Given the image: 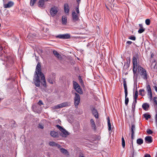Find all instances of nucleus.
Wrapping results in <instances>:
<instances>
[{"label":"nucleus","instance_id":"36","mask_svg":"<svg viewBox=\"0 0 157 157\" xmlns=\"http://www.w3.org/2000/svg\"><path fill=\"white\" fill-rule=\"evenodd\" d=\"M138 96V92L137 90H136L134 95V99H137Z\"/></svg>","mask_w":157,"mask_h":157},{"label":"nucleus","instance_id":"25","mask_svg":"<svg viewBox=\"0 0 157 157\" xmlns=\"http://www.w3.org/2000/svg\"><path fill=\"white\" fill-rule=\"evenodd\" d=\"M147 89V94L152 93L151 88L150 85H147L146 87Z\"/></svg>","mask_w":157,"mask_h":157},{"label":"nucleus","instance_id":"1","mask_svg":"<svg viewBox=\"0 0 157 157\" xmlns=\"http://www.w3.org/2000/svg\"><path fill=\"white\" fill-rule=\"evenodd\" d=\"M40 77L42 85L45 87L46 86L45 78L44 75L41 72L40 64V63H38L36 67V71L33 79L34 84L37 87H39L40 86Z\"/></svg>","mask_w":157,"mask_h":157},{"label":"nucleus","instance_id":"12","mask_svg":"<svg viewBox=\"0 0 157 157\" xmlns=\"http://www.w3.org/2000/svg\"><path fill=\"white\" fill-rule=\"evenodd\" d=\"M91 111L95 117L96 118H98V115L97 110L94 108L93 107L91 109Z\"/></svg>","mask_w":157,"mask_h":157},{"label":"nucleus","instance_id":"21","mask_svg":"<svg viewBox=\"0 0 157 157\" xmlns=\"http://www.w3.org/2000/svg\"><path fill=\"white\" fill-rule=\"evenodd\" d=\"M149 107V105L147 103H144L142 105V108L145 110H147Z\"/></svg>","mask_w":157,"mask_h":157},{"label":"nucleus","instance_id":"7","mask_svg":"<svg viewBox=\"0 0 157 157\" xmlns=\"http://www.w3.org/2000/svg\"><path fill=\"white\" fill-rule=\"evenodd\" d=\"M58 8L56 6L52 7L50 10V13L52 17L54 16L58 11Z\"/></svg>","mask_w":157,"mask_h":157},{"label":"nucleus","instance_id":"32","mask_svg":"<svg viewBox=\"0 0 157 157\" xmlns=\"http://www.w3.org/2000/svg\"><path fill=\"white\" fill-rule=\"evenodd\" d=\"M48 81L50 83L53 84V80L52 78L51 77H49L47 79Z\"/></svg>","mask_w":157,"mask_h":157},{"label":"nucleus","instance_id":"9","mask_svg":"<svg viewBox=\"0 0 157 157\" xmlns=\"http://www.w3.org/2000/svg\"><path fill=\"white\" fill-rule=\"evenodd\" d=\"M5 3L6 2L5 0V2H3V6L5 8H10L13 6L14 4V3L11 1H9L7 3Z\"/></svg>","mask_w":157,"mask_h":157},{"label":"nucleus","instance_id":"20","mask_svg":"<svg viewBox=\"0 0 157 157\" xmlns=\"http://www.w3.org/2000/svg\"><path fill=\"white\" fill-rule=\"evenodd\" d=\"M36 35L35 34H29L27 36V38L29 39L30 40H33V37H35Z\"/></svg>","mask_w":157,"mask_h":157},{"label":"nucleus","instance_id":"35","mask_svg":"<svg viewBox=\"0 0 157 157\" xmlns=\"http://www.w3.org/2000/svg\"><path fill=\"white\" fill-rule=\"evenodd\" d=\"M137 66H133V73L135 74L136 73L137 70Z\"/></svg>","mask_w":157,"mask_h":157},{"label":"nucleus","instance_id":"43","mask_svg":"<svg viewBox=\"0 0 157 157\" xmlns=\"http://www.w3.org/2000/svg\"><path fill=\"white\" fill-rule=\"evenodd\" d=\"M153 101L155 105H157V97H154L153 98Z\"/></svg>","mask_w":157,"mask_h":157},{"label":"nucleus","instance_id":"40","mask_svg":"<svg viewBox=\"0 0 157 157\" xmlns=\"http://www.w3.org/2000/svg\"><path fill=\"white\" fill-rule=\"evenodd\" d=\"M144 30L145 29L143 28H141L139 30L138 32L139 33H143L144 31Z\"/></svg>","mask_w":157,"mask_h":157},{"label":"nucleus","instance_id":"44","mask_svg":"<svg viewBox=\"0 0 157 157\" xmlns=\"http://www.w3.org/2000/svg\"><path fill=\"white\" fill-rule=\"evenodd\" d=\"M38 104L40 105H43V103L42 102V101L40 100L38 103Z\"/></svg>","mask_w":157,"mask_h":157},{"label":"nucleus","instance_id":"27","mask_svg":"<svg viewBox=\"0 0 157 157\" xmlns=\"http://www.w3.org/2000/svg\"><path fill=\"white\" fill-rule=\"evenodd\" d=\"M137 99H134V101L133 103H132V108L133 110H134L135 109V106H136V104L137 103Z\"/></svg>","mask_w":157,"mask_h":157},{"label":"nucleus","instance_id":"4","mask_svg":"<svg viewBox=\"0 0 157 157\" xmlns=\"http://www.w3.org/2000/svg\"><path fill=\"white\" fill-rule=\"evenodd\" d=\"M56 127L62 132L61 136L63 137H66L69 135L68 132L61 126L57 125Z\"/></svg>","mask_w":157,"mask_h":157},{"label":"nucleus","instance_id":"11","mask_svg":"<svg viewBox=\"0 0 157 157\" xmlns=\"http://www.w3.org/2000/svg\"><path fill=\"white\" fill-rule=\"evenodd\" d=\"M75 11L72 12V17L73 20L75 22L77 21L79 19L78 16Z\"/></svg>","mask_w":157,"mask_h":157},{"label":"nucleus","instance_id":"5","mask_svg":"<svg viewBox=\"0 0 157 157\" xmlns=\"http://www.w3.org/2000/svg\"><path fill=\"white\" fill-rule=\"evenodd\" d=\"M74 99L75 106V107H77L79 104L80 101V97L79 95L77 93H75Z\"/></svg>","mask_w":157,"mask_h":157},{"label":"nucleus","instance_id":"52","mask_svg":"<svg viewBox=\"0 0 157 157\" xmlns=\"http://www.w3.org/2000/svg\"><path fill=\"white\" fill-rule=\"evenodd\" d=\"M77 2L78 3V4H79V2L80 1V0H76Z\"/></svg>","mask_w":157,"mask_h":157},{"label":"nucleus","instance_id":"29","mask_svg":"<svg viewBox=\"0 0 157 157\" xmlns=\"http://www.w3.org/2000/svg\"><path fill=\"white\" fill-rule=\"evenodd\" d=\"M56 142L53 141L50 142L49 143V145L51 146H55L56 147Z\"/></svg>","mask_w":157,"mask_h":157},{"label":"nucleus","instance_id":"55","mask_svg":"<svg viewBox=\"0 0 157 157\" xmlns=\"http://www.w3.org/2000/svg\"><path fill=\"white\" fill-rule=\"evenodd\" d=\"M45 1H47L48 0H44Z\"/></svg>","mask_w":157,"mask_h":157},{"label":"nucleus","instance_id":"23","mask_svg":"<svg viewBox=\"0 0 157 157\" xmlns=\"http://www.w3.org/2000/svg\"><path fill=\"white\" fill-rule=\"evenodd\" d=\"M75 90L79 94H82V91L80 86H78V87L76 88Z\"/></svg>","mask_w":157,"mask_h":157},{"label":"nucleus","instance_id":"22","mask_svg":"<svg viewBox=\"0 0 157 157\" xmlns=\"http://www.w3.org/2000/svg\"><path fill=\"white\" fill-rule=\"evenodd\" d=\"M62 23L63 25H66L67 23V17L64 16H63L62 17Z\"/></svg>","mask_w":157,"mask_h":157},{"label":"nucleus","instance_id":"49","mask_svg":"<svg viewBox=\"0 0 157 157\" xmlns=\"http://www.w3.org/2000/svg\"><path fill=\"white\" fill-rule=\"evenodd\" d=\"M132 43V42L131 41H128L127 42V44H131Z\"/></svg>","mask_w":157,"mask_h":157},{"label":"nucleus","instance_id":"34","mask_svg":"<svg viewBox=\"0 0 157 157\" xmlns=\"http://www.w3.org/2000/svg\"><path fill=\"white\" fill-rule=\"evenodd\" d=\"M37 0H31L30 4L32 6H33Z\"/></svg>","mask_w":157,"mask_h":157},{"label":"nucleus","instance_id":"57","mask_svg":"<svg viewBox=\"0 0 157 157\" xmlns=\"http://www.w3.org/2000/svg\"><path fill=\"white\" fill-rule=\"evenodd\" d=\"M1 100V99L0 98V101Z\"/></svg>","mask_w":157,"mask_h":157},{"label":"nucleus","instance_id":"16","mask_svg":"<svg viewBox=\"0 0 157 157\" xmlns=\"http://www.w3.org/2000/svg\"><path fill=\"white\" fill-rule=\"evenodd\" d=\"M44 2L45 1L44 0H40L38 2V6L41 8H44Z\"/></svg>","mask_w":157,"mask_h":157},{"label":"nucleus","instance_id":"2","mask_svg":"<svg viewBox=\"0 0 157 157\" xmlns=\"http://www.w3.org/2000/svg\"><path fill=\"white\" fill-rule=\"evenodd\" d=\"M123 85L124 87V90L125 93V104L126 105H127L128 101L129 99L127 97L128 95V90L127 88V86L126 84V82L125 79L123 81Z\"/></svg>","mask_w":157,"mask_h":157},{"label":"nucleus","instance_id":"10","mask_svg":"<svg viewBox=\"0 0 157 157\" xmlns=\"http://www.w3.org/2000/svg\"><path fill=\"white\" fill-rule=\"evenodd\" d=\"M135 126L134 125H132V126L131 131V138L132 139V148L133 149V141L132 140L134 138V134L135 133Z\"/></svg>","mask_w":157,"mask_h":157},{"label":"nucleus","instance_id":"47","mask_svg":"<svg viewBox=\"0 0 157 157\" xmlns=\"http://www.w3.org/2000/svg\"><path fill=\"white\" fill-rule=\"evenodd\" d=\"M148 95L149 96L150 99L151 100L152 98V93L148 94Z\"/></svg>","mask_w":157,"mask_h":157},{"label":"nucleus","instance_id":"6","mask_svg":"<svg viewBox=\"0 0 157 157\" xmlns=\"http://www.w3.org/2000/svg\"><path fill=\"white\" fill-rule=\"evenodd\" d=\"M70 105V103L65 102L55 106L54 107V108L55 109H58L62 108L63 107L69 106Z\"/></svg>","mask_w":157,"mask_h":157},{"label":"nucleus","instance_id":"28","mask_svg":"<svg viewBox=\"0 0 157 157\" xmlns=\"http://www.w3.org/2000/svg\"><path fill=\"white\" fill-rule=\"evenodd\" d=\"M108 130L110 131L111 130V123L110 119L109 117L108 118Z\"/></svg>","mask_w":157,"mask_h":157},{"label":"nucleus","instance_id":"48","mask_svg":"<svg viewBox=\"0 0 157 157\" xmlns=\"http://www.w3.org/2000/svg\"><path fill=\"white\" fill-rule=\"evenodd\" d=\"M79 81L80 82V83H83L82 80V78H81V77H80L79 78Z\"/></svg>","mask_w":157,"mask_h":157},{"label":"nucleus","instance_id":"45","mask_svg":"<svg viewBox=\"0 0 157 157\" xmlns=\"http://www.w3.org/2000/svg\"><path fill=\"white\" fill-rule=\"evenodd\" d=\"M38 127L39 128H40L41 129H43L44 128V126L42 124H40L39 125Z\"/></svg>","mask_w":157,"mask_h":157},{"label":"nucleus","instance_id":"26","mask_svg":"<svg viewBox=\"0 0 157 157\" xmlns=\"http://www.w3.org/2000/svg\"><path fill=\"white\" fill-rule=\"evenodd\" d=\"M136 143L139 145H141L143 143V140L141 138L138 139L137 140Z\"/></svg>","mask_w":157,"mask_h":157},{"label":"nucleus","instance_id":"41","mask_svg":"<svg viewBox=\"0 0 157 157\" xmlns=\"http://www.w3.org/2000/svg\"><path fill=\"white\" fill-rule=\"evenodd\" d=\"M129 39L132 40H136V38L135 36H132L129 37Z\"/></svg>","mask_w":157,"mask_h":157},{"label":"nucleus","instance_id":"15","mask_svg":"<svg viewBox=\"0 0 157 157\" xmlns=\"http://www.w3.org/2000/svg\"><path fill=\"white\" fill-rule=\"evenodd\" d=\"M145 140L147 143H151L152 141V138L151 136H147L145 138Z\"/></svg>","mask_w":157,"mask_h":157},{"label":"nucleus","instance_id":"13","mask_svg":"<svg viewBox=\"0 0 157 157\" xmlns=\"http://www.w3.org/2000/svg\"><path fill=\"white\" fill-rule=\"evenodd\" d=\"M70 9L68 4L66 3L64 5V11L65 13H68L69 12Z\"/></svg>","mask_w":157,"mask_h":157},{"label":"nucleus","instance_id":"38","mask_svg":"<svg viewBox=\"0 0 157 157\" xmlns=\"http://www.w3.org/2000/svg\"><path fill=\"white\" fill-rule=\"evenodd\" d=\"M144 89H140L139 90V92L140 93V94L141 96H144V94H143V92H144Z\"/></svg>","mask_w":157,"mask_h":157},{"label":"nucleus","instance_id":"33","mask_svg":"<svg viewBox=\"0 0 157 157\" xmlns=\"http://www.w3.org/2000/svg\"><path fill=\"white\" fill-rule=\"evenodd\" d=\"M121 140L122 146L123 148H124L125 146V142L123 137H122Z\"/></svg>","mask_w":157,"mask_h":157},{"label":"nucleus","instance_id":"3","mask_svg":"<svg viewBox=\"0 0 157 157\" xmlns=\"http://www.w3.org/2000/svg\"><path fill=\"white\" fill-rule=\"evenodd\" d=\"M138 72L140 73L141 75L144 79L146 80L147 78V75L146 71L140 67H138Z\"/></svg>","mask_w":157,"mask_h":157},{"label":"nucleus","instance_id":"18","mask_svg":"<svg viewBox=\"0 0 157 157\" xmlns=\"http://www.w3.org/2000/svg\"><path fill=\"white\" fill-rule=\"evenodd\" d=\"M60 151L63 153L66 156H69V154L68 151L66 149L62 148H60Z\"/></svg>","mask_w":157,"mask_h":157},{"label":"nucleus","instance_id":"50","mask_svg":"<svg viewBox=\"0 0 157 157\" xmlns=\"http://www.w3.org/2000/svg\"><path fill=\"white\" fill-rule=\"evenodd\" d=\"M144 157H151V156L150 155L147 154L146 155H145Z\"/></svg>","mask_w":157,"mask_h":157},{"label":"nucleus","instance_id":"51","mask_svg":"<svg viewBox=\"0 0 157 157\" xmlns=\"http://www.w3.org/2000/svg\"><path fill=\"white\" fill-rule=\"evenodd\" d=\"M154 87L155 90L157 92V87L156 86H155Z\"/></svg>","mask_w":157,"mask_h":157},{"label":"nucleus","instance_id":"46","mask_svg":"<svg viewBox=\"0 0 157 157\" xmlns=\"http://www.w3.org/2000/svg\"><path fill=\"white\" fill-rule=\"evenodd\" d=\"M56 147H57L58 148H60H60H61V146L59 144H56Z\"/></svg>","mask_w":157,"mask_h":157},{"label":"nucleus","instance_id":"39","mask_svg":"<svg viewBox=\"0 0 157 157\" xmlns=\"http://www.w3.org/2000/svg\"><path fill=\"white\" fill-rule=\"evenodd\" d=\"M77 14H79V4H78V6L75 8Z\"/></svg>","mask_w":157,"mask_h":157},{"label":"nucleus","instance_id":"30","mask_svg":"<svg viewBox=\"0 0 157 157\" xmlns=\"http://www.w3.org/2000/svg\"><path fill=\"white\" fill-rule=\"evenodd\" d=\"M144 116L146 120H147L148 119L150 118L151 117L150 115L147 113H145L144 114Z\"/></svg>","mask_w":157,"mask_h":157},{"label":"nucleus","instance_id":"54","mask_svg":"<svg viewBox=\"0 0 157 157\" xmlns=\"http://www.w3.org/2000/svg\"><path fill=\"white\" fill-rule=\"evenodd\" d=\"M79 157H84L83 156H81V155H79Z\"/></svg>","mask_w":157,"mask_h":157},{"label":"nucleus","instance_id":"19","mask_svg":"<svg viewBox=\"0 0 157 157\" xmlns=\"http://www.w3.org/2000/svg\"><path fill=\"white\" fill-rule=\"evenodd\" d=\"M132 62L133 66H137V58L135 56H133L132 58Z\"/></svg>","mask_w":157,"mask_h":157},{"label":"nucleus","instance_id":"37","mask_svg":"<svg viewBox=\"0 0 157 157\" xmlns=\"http://www.w3.org/2000/svg\"><path fill=\"white\" fill-rule=\"evenodd\" d=\"M150 20L149 19H147L145 20V23L147 25H149L150 24Z\"/></svg>","mask_w":157,"mask_h":157},{"label":"nucleus","instance_id":"14","mask_svg":"<svg viewBox=\"0 0 157 157\" xmlns=\"http://www.w3.org/2000/svg\"><path fill=\"white\" fill-rule=\"evenodd\" d=\"M90 123L92 128L94 131H95L96 129V125L94 120L91 119L90 120Z\"/></svg>","mask_w":157,"mask_h":157},{"label":"nucleus","instance_id":"17","mask_svg":"<svg viewBox=\"0 0 157 157\" xmlns=\"http://www.w3.org/2000/svg\"><path fill=\"white\" fill-rule=\"evenodd\" d=\"M50 135L51 136L54 138H56L58 137V134L57 132L55 131H51L50 132Z\"/></svg>","mask_w":157,"mask_h":157},{"label":"nucleus","instance_id":"53","mask_svg":"<svg viewBox=\"0 0 157 157\" xmlns=\"http://www.w3.org/2000/svg\"><path fill=\"white\" fill-rule=\"evenodd\" d=\"M139 25L141 28H143L142 25V24H139Z\"/></svg>","mask_w":157,"mask_h":157},{"label":"nucleus","instance_id":"56","mask_svg":"<svg viewBox=\"0 0 157 157\" xmlns=\"http://www.w3.org/2000/svg\"><path fill=\"white\" fill-rule=\"evenodd\" d=\"M5 0H3V2H5Z\"/></svg>","mask_w":157,"mask_h":157},{"label":"nucleus","instance_id":"42","mask_svg":"<svg viewBox=\"0 0 157 157\" xmlns=\"http://www.w3.org/2000/svg\"><path fill=\"white\" fill-rule=\"evenodd\" d=\"M147 133L149 134H151L153 132L150 129H147Z\"/></svg>","mask_w":157,"mask_h":157},{"label":"nucleus","instance_id":"8","mask_svg":"<svg viewBox=\"0 0 157 157\" xmlns=\"http://www.w3.org/2000/svg\"><path fill=\"white\" fill-rule=\"evenodd\" d=\"M56 37L59 39H67L70 38V35L69 34H60L56 36Z\"/></svg>","mask_w":157,"mask_h":157},{"label":"nucleus","instance_id":"24","mask_svg":"<svg viewBox=\"0 0 157 157\" xmlns=\"http://www.w3.org/2000/svg\"><path fill=\"white\" fill-rule=\"evenodd\" d=\"M53 53L56 57L58 58H61L60 55L55 50L53 51Z\"/></svg>","mask_w":157,"mask_h":157},{"label":"nucleus","instance_id":"31","mask_svg":"<svg viewBox=\"0 0 157 157\" xmlns=\"http://www.w3.org/2000/svg\"><path fill=\"white\" fill-rule=\"evenodd\" d=\"M79 86V85L77 82L75 81H73V87L75 89L76 88L78 87Z\"/></svg>","mask_w":157,"mask_h":157}]
</instances>
